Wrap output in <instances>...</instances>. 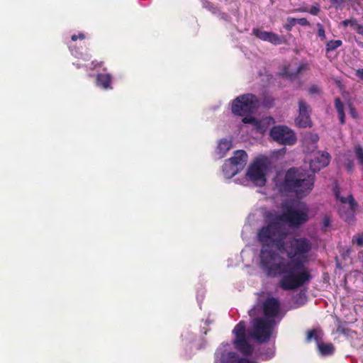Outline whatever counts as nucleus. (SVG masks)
<instances>
[{"instance_id":"1","label":"nucleus","mask_w":363,"mask_h":363,"mask_svg":"<svg viewBox=\"0 0 363 363\" xmlns=\"http://www.w3.org/2000/svg\"><path fill=\"white\" fill-rule=\"evenodd\" d=\"M308 219V208L303 202L286 206L281 216H271L269 224L259 233L264 246L262 262L270 275H281L280 286L294 289L308 281L310 274L305 267L309 259L311 244L305 238L291 240L286 226H298Z\"/></svg>"},{"instance_id":"2","label":"nucleus","mask_w":363,"mask_h":363,"mask_svg":"<svg viewBox=\"0 0 363 363\" xmlns=\"http://www.w3.org/2000/svg\"><path fill=\"white\" fill-rule=\"evenodd\" d=\"M254 313L256 317L251 327V337L259 342H265L282 317L280 303L277 298L269 297L255 307Z\"/></svg>"},{"instance_id":"3","label":"nucleus","mask_w":363,"mask_h":363,"mask_svg":"<svg viewBox=\"0 0 363 363\" xmlns=\"http://www.w3.org/2000/svg\"><path fill=\"white\" fill-rule=\"evenodd\" d=\"M313 187V176L300 169H290L286 174L284 188L299 198L308 195Z\"/></svg>"},{"instance_id":"4","label":"nucleus","mask_w":363,"mask_h":363,"mask_svg":"<svg viewBox=\"0 0 363 363\" xmlns=\"http://www.w3.org/2000/svg\"><path fill=\"white\" fill-rule=\"evenodd\" d=\"M233 333L235 336L233 342L235 348L243 355L250 356V330H246L245 323L239 322Z\"/></svg>"},{"instance_id":"5","label":"nucleus","mask_w":363,"mask_h":363,"mask_svg":"<svg viewBox=\"0 0 363 363\" xmlns=\"http://www.w3.org/2000/svg\"><path fill=\"white\" fill-rule=\"evenodd\" d=\"M337 206L340 216L348 220L354 214L355 203L348 192L335 191Z\"/></svg>"},{"instance_id":"6","label":"nucleus","mask_w":363,"mask_h":363,"mask_svg":"<svg viewBox=\"0 0 363 363\" xmlns=\"http://www.w3.org/2000/svg\"><path fill=\"white\" fill-rule=\"evenodd\" d=\"M231 111L235 116L243 117L244 123H250V94L238 96L232 101Z\"/></svg>"},{"instance_id":"7","label":"nucleus","mask_w":363,"mask_h":363,"mask_svg":"<svg viewBox=\"0 0 363 363\" xmlns=\"http://www.w3.org/2000/svg\"><path fill=\"white\" fill-rule=\"evenodd\" d=\"M323 333L320 329H314L307 333L306 339L308 341L314 340L320 355L326 357L332 355L335 352V347L330 342H325L323 340Z\"/></svg>"},{"instance_id":"8","label":"nucleus","mask_w":363,"mask_h":363,"mask_svg":"<svg viewBox=\"0 0 363 363\" xmlns=\"http://www.w3.org/2000/svg\"><path fill=\"white\" fill-rule=\"evenodd\" d=\"M272 138L282 145H292L296 141V137L292 130L286 126L278 125L270 130Z\"/></svg>"},{"instance_id":"9","label":"nucleus","mask_w":363,"mask_h":363,"mask_svg":"<svg viewBox=\"0 0 363 363\" xmlns=\"http://www.w3.org/2000/svg\"><path fill=\"white\" fill-rule=\"evenodd\" d=\"M267 164V159L265 157L258 158L254 162L251 166V182L260 186L264 185Z\"/></svg>"},{"instance_id":"10","label":"nucleus","mask_w":363,"mask_h":363,"mask_svg":"<svg viewBox=\"0 0 363 363\" xmlns=\"http://www.w3.org/2000/svg\"><path fill=\"white\" fill-rule=\"evenodd\" d=\"M353 155L357 158L358 163L363 166V149L360 146H356L353 152L349 151L346 154L340 155L338 157V162L346 168L348 172H352L354 168V164L352 160Z\"/></svg>"},{"instance_id":"11","label":"nucleus","mask_w":363,"mask_h":363,"mask_svg":"<svg viewBox=\"0 0 363 363\" xmlns=\"http://www.w3.org/2000/svg\"><path fill=\"white\" fill-rule=\"evenodd\" d=\"M310 157V168L313 172H318L328 166L330 160V155L326 152H313Z\"/></svg>"},{"instance_id":"12","label":"nucleus","mask_w":363,"mask_h":363,"mask_svg":"<svg viewBox=\"0 0 363 363\" xmlns=\"http://www.w3.org/2000/svg\"><path fill=\"white\" fill-rule=\"evenodd\" d=\"M272 121V119L268 117L262 118L260 121H257L251 117V135H252V133H255V135L253 136L254 138H260Z\"/></svg>"},{"instance_id":"13","label":"nucleus","mask_w":363,"mask_h":363,"mask_svg":"<svg viewBox=\"0 0 363 363\" xmlns=\"http://www.w3.org/2000/svg\"><path fill=\"white\" fill-rule=\"evenodd\" d=\"M306 65L305 63H291L284 66L280 74L286 78L292 79L294 76L306 69Z\"/></svg>"},{"instance_id":"14","label":"nucleus","mask_w":363,"mask_h":363,"mask_svg":"<svg viewBox=\"0 0 363 363\" xmlns=\"http://www.w3.org/2000/svg\"><path fill=\"white\" fill-rule=\"evenodd\" d=\"M252 354L262 360H267L274 357V348L273 346L260 345L257 347L251 346V356Z\"/></svg>"},{"instance_id":"15","label":"nucleus","mask_w":363,"mask_h":363,"mask_svg":"<svg viewBox=\"0 0 363 363\" xmlns=\"http://www.w3.org/2000/svg\"><path fill=\"white\" fill-rule=\"evenodd\" d=\"M227 160H230L235 167L242 171L247 164L248 155L245 150H238L233 152V155L230 158Z\"/></svg>"},{"instance_id":"16","label":"nucleus","mask_w":363,"mask_h":363,"mask_svg":"<svg viewBox=\"0 0 363 363\" xmlns=\"http://www.w3.org/2000/svg\"><path fill=\"white\" fill-rule=\"evenodd\" d=\"M296 123L301 128H306L311 124L308 107L303 101L299 102V114L296 119Z\"/></svg>"},{"instance_id":"17","label":"nucleus","mask_w":363,"mask_h":363,"mask_svg":"<svg viewBox=\"0 0 363 363\" xmlns=\"http://www.w3.org/2000/svg\"><path fill=\"white\" fill-rule=\"evenodd\" d=\"M233 142L230 139L222 138L218 141L216 153L219 158L224 157L227 152L232 148Z\"/></svg>"},{"instance_id":"18","label":"nucleus","mask_w":363,"mask_h":363,"mask_svg":"<svg viewBox=\"0 0 363 363\" xmlns=\"http://www.w3.org/2000/svg\"><path fill=\"white\" fill-rule=\"evenodd\" d=\"M112 76L111 74H98L96 77V85L104 89H111Z\"/></svg>"},{"instance_id":"19","label":"nucleus","mask_w":363,"mask_h":363,"mask_svg":"<svg viewBox=\"0 0 363 363\" xmlns=\"http://www.w3.org/2000/svg\"><path fill=\"white\" fill-rule=\"evenodd\" d=\"M222 171L225 178L230 179L241 170L235 167L230 160H225L222 166Z\"/></svg>"},{"instance_id":"20","label":"nucleus","mask_w":363,"mask_h":363,"mask_svg":"<svg viewBox=\"0 0 363 363\" xmlns=\"http://www.w3.org/2000/svg\"><path fill=\"white\" fill-rule=\"evenodd\" d=\"M235 182L244 186L250 185V166L246 168L245 176L242 178H236Z\"/></svg>"},{"instance_id":"21","label":"nucleus","mask_w":363,"mask_h":363,"mask_svg":"<svg viewBox=\"0 0 363 363\" xmlns=\"http://www.w3.org/2000/svg\"><path fill=\"white\" fill-rule=\"evenodd\" d=\"M238 358V354L234 352L223 354L221 357L223 363H236Z\"/></svg>"},{"instance_id":"22","label":"nucleus","mask_w":363,"mask_h":363,"mask_svg":"<svg viewBox=\"0 0 363 363\" xmlns=\"http://www.w3.org/2000/svg\"><path fill=\"white\" fill-rule=\"evenodd\" d=\"M335 108L339 115L340 121L341 123H345V113H344V107L340 100L337 99L335 100Z\"/></svg>"},{"instance_id":"23","label":"nucleus","mask_w":363,"mask_h":363,"mask_svg":"<svg viewBox=\"0 0 363 363\" xmlns=\"http://www.w3.org/2000/svg\"><path fill=\"white\" fill-rule=\"evenodd\" d=\"M342 44V42L340 40H330L326 45V50L327 51H333L341 46Z\"/></svg>"},{"instance_id":"24","label":"nucleus","mask_w":363,"mask_h":363,"mask_svg":"<svg viewBox=\"0 0 363 363\" xmlns=\"http://www.w3.org/2000/svg\"><path fill=\"white\" fill-rule=\"evenodd\" d=\"M267 41L270 42L274 45H279L281 44L282 40L280 37H279L277 34L274 33H269Z\"/></svg>"},{"instance_id":"25","label":"nucleus","mask_w":363,"mask_h":363,"mask_svg":"<svg viewBox=\"0 0 363 363\" xmlns=\"http://www.w3.org/2000/svg\"><path fill=\"white\" fill-rule=\"evenodd\" d=\"M269 32L260 30H254V34L261 40L267 41L268 35Z\"/></svg>"},{"instance_id":"26","label":"nucleus","mask_w":363,"mask_h":363,"mask_svg":"<svg viewBox=\"0 0 363 363\" xmlns=\"http://www.w3.org/2000/svg\"><path fill=\"white\" fill-rule=\"evenodd\" d=\"M288 21L291 22V25H295L296 23L301 24L302 26H306L308 24V21L306 18H289Z\"/></svg>"},{"instance_id":"27","label":"nucleus","mask_w":363,"mask_h":363,"mask_svg":"<svg viewBox=\"0 0 363 363\" xmlns=\"http://www.w3.org/2000/svg\"><path fill=\"white\" fill-rule=\"evenodd\" d=\"M357 23V22L355 19H347V20L343 21L340 24L342 25L343 26H349L354 29Z\"/></svg>"},{"instance_id":"28","label":"nucleus","mask_w":363,"mask_h":363,"mask_svg":"<svg viewBox=\"0 0 363 363\" xmlns=\"http://www.w3.org/2000/svg\"><path fill=\"white\" fill-rule=\"evenodd\" d=\"M345 1V0H330V2L333 4V6L336 9L343 7Z\"/></svg>"},{"instance_id":"29","label":"nucleus","mask_w":363,"mask_h":363,"mask_svg":"<svg viewBox=\"0 0 363 363\" xmlns=\"http://www.w3.org/2000/svg\"><path fill=\"white\" fill-rule=\"evenodd\" d=\"M104 64V61H97V60H93L91 62V67L90 68L91 69H95L98 67H101L102 65Z\"/></svg>"},{"instance_id":"30","label":"nucleus","mask_w":363,"mask_h":363,"mask_svg":"<svg viewBox=\"0 0 363 363\" xmlns=\"http://www.w3.org/2000/svg\"><path fill=\"white\" fill-rule=\"evenodd\" d=\"M318 36L322 40H325V30H324L323 27L320 24H318Z\"/></svg>"},{"instance_id":"31","label":"nucleus","mask_w":363,"mask_h":363,"mask_svg":"<svg viewBox=\"0 0 363 363\" xmlns=\"http://www.w3.org/2000/svg\"><path fill=\"white\" fill-rule=\"evenodd\" d=\"M85 38V35L83 33H79L78 35L74 34L71 36V39L72 41H76L78 39L84 40Z\"/></svg>"},{"instance_id":"32","label":"nucleus","mask_w":363,"mask_h":363,"mask_svg":"<svg viewBox=\"0 0 363 363\" xmlns=\"http://www.w3.org/2000/svg\"><path fill=\"white\" fill-rule=\"evenodd\" d=\"M358 245L363 246V234L358 235L355 240H353Z\"/></svg>"},{"instance_id":"33","label":"nucleus","mask_w":363,"mask_h":363,"mask_svg":"<svg viewBox=\"0 0 363 363\" xmlns=\"http://www.w3.org/2000/svg\"><path fill=\"white\" fill-rule=\"evenodd\" d=\"M330 224V219L329 217L328 216H325L324 217L323 220V227L324 228H328Z\"/></svg>"},{"instance_id":"34","label":"nucleus","mask_w":363,"mask_h":363,"mask_svg":"<svg viewBox=\"0 0 363 363\" xmlns=\"http://www.w3.org/2000/svg\"><path fill=\"white\" fill-rule=\"evenodd\" d=\"M354 30L357 33L363 35V26L357 23Z\"/></svg>"},{"instance_id":"35","label":"nucleus","mask_w":363,"mask_h":363,"mask_svg":"<svg viewBox=\"0 0 363 363\" xmlns=\"http://www.w3.org/2000/svg\"><path fill=\"white\" fill-rule=\"evenodd\" d=\"M318 11H319V8H318V6H312L309 10V12L313 15L318 14Z\"/></svg>"},{"instance_id":"36","label":"nucleus","mask_w":363,"mask_h":363,"mask_svg":"<svg viewBox=\"0 0 363 363\" xmlns=\"http://www.w3.org/2000/svg\"><path fill=\"white\" fill-rule=\"evenodd\" d=\"M236 363H250V359L247 357L238 358Z\"/></svg>"},{"instance_id":"37","label":"nucleus","mask_w":363,"mask_h":363,"mask_svg":"<svg viewBox=\"0 0 363 363\" xmlns=\"http://www.w3.org/2000/svg\"><path fill=\"white\" fill-rule=\"evenodd\" d=\"M356 75L363 80V69H359L356 71Z\"/></svg>"},{"instance_id":"38","label":"nucleus","mask_w":363,"mask_h":363,"mask_svg":"<svg viewBox=\"0 0 363 363\" xmlns=\"http://www.w3.org/2000/svg\"><path fill=\"white\" fill-rule=\"evenodd\" d=\"M310 139L311 140V141H312L313 143H316V142L318 141V135H310Z\"/></svg>"},{"instance_id":"39","label":"nucleus","mask_w":363,"mask_h":363,"mask_svg":"<svg viewBox=\"0 0 363 363\" xmlns=\"http://www.w3.org/2000/svg\"><path fill=\"white\" fill-rule=\"evenodd\" d=\"M294 25H291V22L289 21H288V23L286 24L284 26L285 28L287 30H290L291 29V27L293 26Z\"/></svg>"},{"instance_id":"40","label":"nucleus","mask_w":363,"mask_h":363,"mask_svg":"<svg viewBox=\"0 0 363 363\" xmlns=\"http://www.w3.org/2000/svg\"><path fill=\"white\" fill-rule=\"evenodd\" d=\"M245 256H247V251L245 250H242L240 252V257H243Z\"/></svg>"},{"instance_id":"41","label":"nucleus","mask_w":363,"mask_h":363,"mask_svg":"<svg viewBox=\"0 0 363 363\" xmlns=\"http://www.w3.org/2000/svg\"><path fill=\"white\" fill-rule=\"evenodd\" d=\"M350 112H351V114L353 117H356V113L354 112V110L353 108H350Z\"/></svg>"},{"instance_id":"42","label":"nucleus","mask_w":363,"mask_h":363,"mask_svg":"<svg viewBox=\"0 0 363 363\" xmlns=\"http://www.w3.org/2000/svg\"><path fill=\"white\" fill-rule=\"evenodd\" d=\"M277 152L281 155H284L285 152V148H282L281 150H279Z\"/></svg>"},{"instance_id":"43","label":"nucleus","mask_w":363,"mask_h":363,"mask_svg":"<svg viewBox=\"0 0 363 363\" xmlns=\"http://www.w3.org/2000/svg\"><path fill=\"white\" fill-rule=\"evenodd\" d=\"M254 96H252L251 95V101H250V103H251V109L252 108V105H253V103H254Z\"/></svg>"},{"instance_id":"44","label":"nucleus","mask_w":363,"mask_h":363,"mask_svg":"<svg viewBox=\"0 0 363 363\" xmlns=\"http://www.w3.org/2000/svg\"><path fill=\"white\" fill-rule=\"evenodd\" d=\"M303 298H306L305 294H303Z\"/></svg>"},{"instance_id":"45","label":"nucleus","mask_w":363,"mask_h":363,"mask_svg":"<svg viewBox=\"0 0 363 363\" xmlns=\"http://www.w3.org/2000/svg\"><path fill=\"white\" fill-rule=\"evenodd\" d=\"M303 298H306L305 294H303Z\"/></svg>"}]
</instances>
